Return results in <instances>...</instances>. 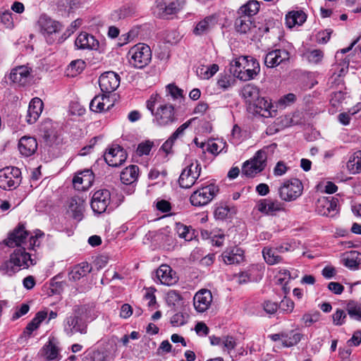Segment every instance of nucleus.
<instances>
[{
    "label": "nucleus",
    "instance_id": "f257e3e1",
    "mask_svg": "<svg viewBox=\"0 0 361 361\" xmlns=\"http://www.w3.org/2000/svg\"><path fill=\"white\" fill-rule=\"evenodd\" d=\"M231 74L242 81L253 80L260 72L259 62L252 56H240L230 63Z\"/></svg>",
    "mask_w": 361,
    "mask_h": 361
},
{
    "label": "nucleus",
    "instance_id": "f03ea898",
    "mask_svg": "<svg viewBox=\"0 0 361 361\" xmlns=\"http://www.w3.org/2000/svg\"><path fill=\"white\" fill-rule=\"evenodd\" d=\"M35 264V259L26 252V247H17L11 254L10 259L0 265V271L3 274L12 276L20 269H27Z\"/></svg>",
    "mask_w": 361,
    "mask_h": 361
},
{
    "label": "nucleus",
    "instance_id": "7ed1b4c3",
    "mask_svg": "<svg viewBox=\"0 0 361 361\" xmlns=\"http://www.w3.org/2000/svg\"><path fill=\"white\" fill-rule=\"evenodd\" d=\"M276 148L275 143L264 146L256 152L253 157L246 161L243 166L242 171L247 177H254L262 172L267 166V160L269 155L274 154Z\"/></svg>",
    "mask_w": 361,
    "mask_h": 361
},
{
    "label": "nucleus",
    "instance_id": "20e7f679",
    "mask_svg": "<svg viewBox=\"0 0 361 361\" xmlns=\"http://www.w3.org/2000/svg\"><path fill=\"white\" fill-rule=\"evenodd\" d=\"M128 56L129 63L136 68H143L147 66L152 59V51L150 47L145 44L139 43L128 51Z\"/></svg>",
    "mask_w": 361,
    "mask_h": 361
},
{
    "label": "nucleus",
    "instance_id": "39448f33",
    "mask_svg": "<svg viewBox=\"0 0 361 361\" xmlns=\"http://www.w3.org/2000/svg\"><path fill=\"white\" fill-rule=\"evenodd\" d=\"M303 190L302 182L298 178L283 180L278 188V194L281 200L292 202L298 198Z\"/></svg>",
    "mask_w": 361,
    "mask_h": 361
},
{
    "label": "nucleus",
    "instance_id": "423d86ee",
    "mask_svg": "<svg viewBox=\"0 0 361 361\" xmlns=\"http://www.w3.org/2000/svg\"><path fill=\"white\" fill-rule=\"evenodd\" d=\"M154 116V122L159 126H166L178 119L175 107L170 103H161L157 107Z\"/></svg>",
    "mask_w": 361,
    "mask_h": 361
},
{
    "label": "nucleus",
    "instance_id": "0eeeda50",
    "mask_svg": "<svg viewBox=\"0 0 361 361\" xmlns=\"http://www.w3.org/2000/svg\"><path fill=\"white\" fill-rule=\"evenodd\" d=\"M218 191V186L214 184L202 187L192 193L190 202L195 207H203L213 200Z\"/></svg>",
    "mask_w": 361,
    "mask_h": 361
},
{
    "label": "nucleus",
    "instance_id": "6e6552de",
    "mask_svg": "<svg viewBox=\"0 0 361 361\" xmlns=\"http://www.w3.org/2000/svg\"><path fill=\"white\" fill-rule=\"evenodd\" d=\"M21 172L17 167H5L0 170V188L6 190L16 188L21 182Z\"/></svg>",
    "mask_w": 361,
    "mask_h": 361
},
{
    "label": "nucleus",
    "instance_id": "1a4fd4ad",
    "mask_svg": "<svg viewBox=\"0 0 361 361\" xmlns=\"http://www.w3.org/2000/svg\"><path fill=\"white\" fill-rule=\"evenodd\" d=\"M80 307H74L73 313L64 320L63 331L68 336H71L76 333H80L81 334L87 333V326L80 317Z\"/></svg>",
    "mask_w": 361,
    "mask_h": 361
},
{
    "label": "nucleus",
    "instance_id": "9d476101",
    "mask_svg": "<svg viewBox=\"0 0 361 361\" xmlns=\"http://www.w3.org/2000/svg\"><path fill=\"white\" fill-rule=\"evenodd\" d=\"M201 173V166L198 161L190 163L180 175L178 183L183 188H190L196 182Z\"/></svg>",
    "mask_w": 361,
    "mask_h": 361
},
{
    "label": "nucleus",
    "instance_id": "9b49d317",
    "mask_svg": "<svg viewBox=\"0 0 361 361\" xmlns=\"http://www.w3.org/2000/svg\"><path fill=\"white\" fill-rule=\"evenodd\" d=\"M110 202V192L106 189H101L93 193L90 205L94 212L102 214L106 211Z\"/></svg>",
    "mask_w": 361,
    "mask_h": 361
},
{
    "label": "nucleus",
    "instance_id": "f8f14e48",
    "mask_svg": "<svg viewBox=\"0 0 361 361\" xmlns=\"http://www.w3.org/2000/svg\"><path fill=\"white\" fill-rule=\"evenodd\" d=\"M247 109L253 114L264 118L274 117L276 114V111L271 102L262 97H259L254 103L250 104Z\"/></svg>",
    "mask_w": 361,
    "mask_h": 361
},
{
    "label": "nucleus",
    "instance_id": "ddd939ff",
    "mask_svg": "<svg viewBox=\"0 0 361 361\" xmlns=\"http://www.w3.org/2000/svg\"><path fill=\"white\" fill-rule=\"evenodd\" d=\"M29 233L23 224H19L4 240L5 244L11 247H22L27 245Z\"/></svg>",
    "mask_w": 361,
    "mask_h": 361
},
{
    "label": "nucleus",
    "instance_id": "4468645a",
    "mask_svg": "<svg viewBox=\"0 0 361 361\" xmlns=\"http://www.w3.org/2000/svg\"><path fill=\"white\" fill-rule=\"evenodd\" d=\"M104 157L109 166L118 167L126 161L127 154L119 145H112L107 149Z\"/></svg>",
    "mask_w": 361,
    "mask_h": 361
},
{
    "label": "nucleus",
    "instance_id": "2eb2a0df",
    "mask_svg": "<svg viewBox=\"0 0 361 361\" xmlns=\"http://www.w3.org/2000/svg\"><path fill=\"white\" fill-rule=\"evenodd\" d=\"M100 89L104 93L115 91L120 85V76L113 71L105 72L99 78Z\"/></svg>",
    "mask_w": 361,
    "mask_h": 361
},
{
    "label": "nucleus",
    "instance_id": "dca6fc26",
    "mask_svg": "<svg viewBox=\"0 0 361 361\" xmlns=\"http://www.w3.org/2000/svg\"><path fill=\"white\" fill-rule=\"evenodd\" d=\"M257 209L267 215H276L278 212L285 211V204L278 200L270 198L261 200L257 204Z\"/></svg>",
    "mask_w": 361,
    "mask_h": 361
},
{
    "label": "nucleus",
    "instance_id": "f3484780",
    "mask_svg": "<svg viewBox=\"0 0 361 361\" xmlns=\"http://www.w3.org/2000/svg\"><path fill=\"white\" fill-rule=\"evenodd\" d=\"M157 282L166 286H172L178 281L176 273L167 264H161L156 271Z\"/></svg>",
    "mask_w": 361,
    "mask_h": 361
},
{
    "label": "nucleus",
    "instance_id": "a211bd4d",
    "mask_svg": "<svg viewBox=\"0 0 361 361\" xmlns=\"http://www.w3.org/2000/svg\"><path fill=\"white\" fill-rule=\"evenodd\" d=\"M290 58L289 52L284 49H277L268 52L264 58V63L268 68L276 67Z\"/></svg>",
    "mask_w": 361,
    "mask_h": 361
},
{
    "label": "nucleus",
    "instance_id": "6ab92c4d",
    "mask_svg": "<svg viewBox=\"0 0 361 361\" xmlns=\"http://www.w3.org/2000/svg\"><path fill=\"white\" fill-rule=\"evenodd\" d=\"M338 199L323 197L317 202V212L319 214L326 216H333L337 209Z\"/></svg>",
    "mask_w": 361,
    "mask_h": 361
},
{
    "label": "nucleus",
    "instance_id": "aec40b11",
    "mask_svg": "<svg viewBox=\"0 0 361 361\" xmlns=\"http://www.w3.org/2000/svg\"><path fill=\"white\" fill-rule=\"evenodd\" d=\"M10 79L20 86H25L31 80V68L26 66H18L11 71Z\"/></svg>",
    "mask_w": 361,
    "mask_h": 361
},
{
    "label": "nucleus",
    "instance_id": "412c9836",
    "mask_svg": "<svg viewBox=\"0 0 361 361\" xmlns=\"http://www.w3.org/2000/svg\"><path fill=\"white\" fill-rule=\"evenodd\" d=\"M212 295L210 290L202 289L195 295L193 305L195 310L199 312H204L211 305Z\"/></svg>",
    "mask_w": 361,
    "mask_h": 361
},
{
    "label": "nucleus",
    "instance_id": "4be33fe9",
    "mask_svg": "<svg viewBox=\"0 0 361 361\" xmlns=\"http://www.w3.org/2000/svg\"><path fill=\"white\" fill-rule=\"evenodd\" d=\"M18 147L23 156L28 157L34 154L37 151V142L33 137L23 136L20 139Z\"/></svg>",
    "mask_w": 361,
    "mask_h": 361
},
{
    "label": "nucleus",
    "instance_id": "5701e85b",
    "mask_svg": "<svg viewBox=\"0 0 361 361\" xmlns=\"http://www.w3.org/2000/svg\"><path fill=\"white\" fill-rule=\"evenodd\" d=\"M42 101L38 97L33 98L28 106L26 116L27 122L30 124L34 123L42 114Z\"/></svg>",
    "mask_w": 361,
    "mask_h": 361
},
{
    "label": "nucleus",
    "instance_id": "b1692460",
    "mask_svg": "<svg viewBox=\"0 0 361 361\" xmlns=\"http://www.w3.org/2000/svg\"><path fill=\"white\" fill-rule=\"evenodd\" d=\"M75 45L80 49H96L99 42L94 36L87 32H81L77 37Z\"/></svg>",
    "mask_w": 361,
    "mask_h": 361
},
{
    "label": "nucleus",
    "instance_id": "393cba45",
    "mask_svg": "<svg viewBox=\"0 0 361 361\" xmlns=\"http://www.w3.org/2000/svg\"><path fill=\"white\" fill-rule=\"evenodd\" d=\"M85 209L84 200L78 197L71 198L68 204V212L77 221H80L83 216Z\"/></svg>",
    "mask_w": 361,
    "mask_h": 361
},
{
    "label": "nucleus",
    "instance_id": "a878e982",
    "mask_svg": "<svg viewBox=\"0 0 361 361\" xmlns=\"http://www.w3.org/2000/svg\"><path fill=\"white\" fill-rule=\"evenodd\" d=\"M241 95L248 108L250 104L254 103L260 97L259 88L253 84H247L242 88Z\"/></svg>",
    "mask_w": 361,
    "mask_h": 361
},
{
    "label": "nucleus",
    "instance_id": "bb28decb",
    "mask_svg": "<svg viewBox=\"0 0 361 361\" xmlns=\"http://www.w3.org/2000/svg\"><path fill=\"white\" fill-rule=\"evenodd\" d=\"M104 101L109 102V96L107 94H102V95L95 96L90 104V109L94 112H102L109 110L113 104H108L107 107H106Z\"/></svg>",
    "mask_w": 361,
    "mask_h": 361
},
{
    "label": "nucleus",
    "instance_id": "cd10ccee",
    "mask_svg": "<svg viewBox=\"0 0 361 361\" xmlns=\"http://www.w3.org/2000/svg\"><path fill=\"white\" fill-rule=\"evenodd\" d=\"M91 271V268L87 262H82L73 267L68 273L70 280L76 281L85 276Z\"/></svg>",
    "mask_w": 361,
    "mask_h": 361
},
{
    "label": "nucleus",
    "instance_id": "c85d7f7f",
    "mask_svg": "<svg viewBox=\"0 0 361 361\" xmlns=\"http://www.w3.org/2000/svg\"><path fill=\"white\" fill-rule=\"evenodd\" d=\"M139 168L136 165H130L121 173V180L126 185L134 183L138 177Z\"/></svg>",
    "mask_w": 361,
    "mask_h": 361
},
{
    "label": "nucleus",
    "instance_id": "c756f323",
    "mask_svg": "<svg viewBox=\"0 0 361 361\" xmlns=\"http://www.w3.org/2000/svg\"><path fill=\"white\" fill-rule=\"evenodd\" d=\"M43 33L52 34L56 32L59 29L58 22L53 20L46 16H42L38 21Z\"/></svg>",
    "mask_w": 361,
    "mask_h": 361
},
{
    "label": "nucleus",
    "instance_id": "7c9ffc66",
    "mask_svg": "<svg viewBox=\"0 0 361 361\" xmlns=\"http://www.w3.org/2000/svg\"><path fill=\"white\" fill-rule=\"evenodd\" d=\"M306 20V15L302 11H293L286 16V24L289 28L300 25Z\"/></svg>",
    "mask_w": 361,
    "mask_h": 361
},
{
    "label": "nucleus",
    "instance_id": "2f4dec72",
    "mask_svg": "<svg viewBox=\"0 0 361 361\" xmlns=\"http://www.w3.org/2000/svg\"><path fill=\"white\" fill-rule=\"evenodd\" d=\"M262 255L265 262L269 265L279 264L283 261L282 257L279 255L278 251L274 247H264Z\"/></svg>",
    "mask_w": 361,
    "mask_h": 361
},
{
    "label": "nucleus",
    "instance_id": "473e14b6",
    "mask_svg": "<svg viewBox=\"0 0 361 361\" xmlns=\"http://www.w3.org/2000/svg\"><path fill=\"white\" fill-rule=\"evenodd\" d=\"M41 353L47 360H59L61 358L58 347L51 341H49L48 343L44 345Z\"/></svg>",
    "mask_w": 361,
    "mask_h": 361
},
{
    "label": "nucleus",
    "instance_id": "72a5a7b5",
    "mask_svg": "<svg viewBox=\"0 0 361 361\" xmlns=\"http://www.w3.org/2000/svg\"><path fill=\"white\" fill-rule=\"evenodd\" d=\"M235 27L237 32L245 34L254 28L255 26L249 16H241L235 20Z\"/></svg>",
    "mask_w": 361,
    "mask_h": 361
},
{
    "label": "nucleus",
    "instance_id": "f704fd0d",
    "mask_svg": "<svg viewBox=\"0 0 361 361\" xmlns=\"http://www.w3.org/2000/svg\"><path fill=\"white\" fill-rule=\"evenodd\" d=\"M346 167L351 174L361 173V150L355 152L350 157Z\"/></svg>",
    "mask_w": 361,
    "mask_h": 361
},
{
    "label": "nucleus",
    "instance_id": "c9c22d12",
    "mask_svg": "<svg viewBox=\"0 0 361 361\" xmlns=\"http://www.w3.org/2000/svg\"><path fill=\"white\" fill-rule=\"evenodd\" d=\"M302 334L293 330L283 332L282 345L283 347L289 348L298 344L301 338Z\"/></svg>",
    "mask_w": 361,
    "mask_h": 361
},
{
    "label": "nucleus",
    "instance_id": "e433bc0d",
    "mask_svg": "<svg viewBox=\"0 0 361 361\" xmlns=\"http://www.w3.org/2000/svg\"><path fill=\"white\" fill-rule=\"evenodd\" d=\"M47 311L42 310L38 312L31 322L27 324L25 332L30 335L39 326L40 324L47 318Z\"/></svg>",
    "mask_w": 361,
    "mask_h": 361
},
{
    "label": "nucleus",
    "instance_id": "4c0bfd02",
    "mask_svg": "<svg viewBox=\"0 0 361 361\" xmlns=\"http://www.w3.org/2000/svg\"><path fill=\"white\" fill-rule=\"evenodd\" d=\"M219 70V66L216 64H212L210 66L201 65L197 68V75L203 80L212 78Z\"/></svg>",
    "mask_w": 361,
    "mask_h": 361
},
{
    "label": "nucleus",
    "instance_id": "58836bf2",
    "mask_svg": "<svg viewBox=\"0 0 361 361\" xmlns=\"http://www.w3.org/2000/svg\"><path fill=\"white\" fill-rule=\"evenodd\" d=\"M259 10V3L256 0H250L240 8L239 13L247 16L250 18L255 16Z\"/></svg>",
    "mask_w": 361,
    "mask_h": 361
},
{
    "label": "nucleus",
    "instance_id": "ea45409f",
    "mask_svg": "<svg viewBox=\"0 0 361 361\" xmlns=\"http://www.w3.org/2000/svg\"><path fill=\"white\" fill-rule=\"evenodd\" d=\"M157 16L161 18H166L168 16L176 13L177 11V8L174 3H171L168 5L159 3L157 4Z\"/></svg>",
    "mask_w": 361,
    "mask_h": 361
},
{
    "label": "nucleus",
    "instance_id": "a19ab883",
    "mask_svg": "<svg viewBox=\"0 0 361 361\" xmlns=\"http://www.w3.org/2000/svg\"><path fill=\"white\" fill-rule=\"evenodd\" d=\"M244 251L238 247L233 248L227 255V264H240L244 261Z\"/></svg>",
    "mask_w": 361,
    "mask_h": 361
},
{
    "label": "nucleus",
    "instance_id": "79ce46f5",
    "mask_svg": "<svg viewBox=\"0 0 361 361\" xmlns=\"http://www.w3.org/2000/svg\"><path fill=\"white\" fill-rule=\"evenodd\" d=\"M85 67V63L84 61L78 59L73 61L67 68L66 73L68 76L75 77Z\"/></svg>",
    "mask_w": 361,
    "mask_h": 361
},
{
    "label": "nucleus",
    "instance_id": "37998d69",
    "mask_svg": "<svg viewBox=\"0 0 361 361\" xmlns=\"http://www.w3.org/2000/svg\"><path fill=\"white\" fill-rule=\"evenodd\" d=\"M346 310L350 318L361 321V305L355 301H350L347 304Z\"/></svg>",
    "mask_w": 361,
    "mask_h": 361
},
{
    "label": "nucleus",
    "instance_id": "c03bdc74",
    "mask_svg": "<svg viewBox=\"0 0 361 361\" xmlns=\"http://www.w3.org/2000/svg\"><path fill=\"white\" fill-rule=\"evenodd\" d=\"M361 264V253L352 251L345 259V265L350 269H356Z\"/></svg>",
    "mask_w": 361,
    "mask_h": 361
},
{
    "label": "nucleus",
    "instance_id": "a18cd8bd",
    "mask_svg": "<svg viewBox=\"0 0 361 361\" xmlns=\"http://www.w3.org/2000/svg\"><path fill=\"white\" fill-rule=\"evenodd\" d=\"M213 20L214 18L212 16H207L202 20L200 21L193 30L194 34L196 35H201L206 33L209 30L210 24Z\"/></svg>",
    "mask_w": 361,
    "mask_h": 361
},
{
    "label": "nucleus",
    "instance_id": "49530a36",
    "mask_svg": "<svg viewBox=\"0 0 361 361\" xmlns=\"http://www.w3.org/2000/svg\"><path fill=\"white\" fill-rule=\"evenodd\" d=\"M176 232L180 238H183L187 241L191 240L194 236L193 231L190 230L189 227L182 224H177Z\"/></svg>",
    "mask_w": 361,
    "mask_h": 361
},
{
    "label": "nucleus",
    "instance_id": "de8ad7c7",
    "mask_svg": "<svg viewBox=\"0 0 361 361\" xmlns=\"http://www.w3.org/2000/svg\"><path fill=\"white\" fill-rule=\"evenodd\" d=\"M154 145V142L150 140L141 142L137 145L136 154L140 157L149 155Z\"/></svg>",
    "mask_w": 361,
    "mask_h": 361
},
{
    "label": "nucleus",
    "instance_id": "09e8293b",
    "mask_svg": "<svg viewBox=\"0 0 361 361\" xmlns=\"http://www.w3.org/2000/svg\"><path fill=\"white\" fill-rule=\"evenodd\" d=\"M44 233L41 231H37L34 236L29 238V241H27L26 249L34 250L36 247H39L40 245L39 238L43 237Z\"/></svg>",
    "mask_w": 361,
    "mask_h": 361
},
{
    "label": "nucleus",
    "instance_id": "8fccbe9b",
    "mask_svg": "<svg viewBox=\"0 0 361 361\" xmlns=\"http://www.w3.org/2000/svg\"><path fill=\"white\" fill-rule=\"evenodd\" d=\"M80 175L83 178L82 188H86V190H87L92 185L94 181V174L92 171L90 169H86L80 171Z\"/></svg>",
    "mask_w": 361,
    "mask_h": 361
},
{
    "label": "nucleus",
    "instance_id": "3c124183",
    "mask_svg": "<svg viewBox=\"0 0 361 361\" xmlns=\"http://www.w3.org/2000/svg\"><path fill=\"white\" fill-rule=\"evenodd\" d=\"M305 55L309 62L312 63H318L323 58V53L319 49L307 51Z\"/></svg>",
    "mask_w": 361,
    "mask_h": 361
},
{
    "label": "nucleus",
    "instance_id": "603ef678",
    "mask_svg": "<svg viewBox=\"0 0 361 361\" xmlns=\"http://www.w3.org/2000/svg\"><path fill=\"white\" fill-rule=\"evenodd\" d=\"M320 318V313L314 312L313 313H307L302 316V321L306 326H310L313 324L319 321Z\"/></svg>",
    "mask_w": 361,
    "mask_h": 361
},
{
    "label": "nucleus",
    "instance_id": "864d4df0",
    "mask_svg": "<svg viewBox=\"0 0 361 361\" xmlns=\"http://www.w3.org/2000/svg\"><path fill=\"white\" fill-rule=\"evenodd\" d=\"M1 22L8 28L13 27V21L12 18V13L8 10L0 12Z\"/></svg>",
    "mask_w": 361,
    "mask_h": 361
},
{
    "label": "nucleus",
    "instance_id": "5fc2aeb1",
    "mask_svg": "<svg viewBox=\"0 0 361 361\" xmlns=\"http://www.w3.org/2000/svg\"><path fill=\"white\" fill-rule=\"evenodd\" d=\"M195 119V118H192L180 125L176 131L171 135L172 139L176 140L179 137L182 136L184 133V131L186 128H188L192 123V122Z\"/></svg>",
    "mask_w": 361,
    "mask_h": 361
},
{
    "label": "nucleus",
    "instance_id": "6e6d98bb",
    "mask_svg": "<svg viewBox=\"0 0 361 361\" xmlns=\"http://www.w3.org/2000/svg\"><path fill=\"white\" fill-rule=\"evenodd\" d=\"M289 167L283 161H279L274 168L273 173L275 176H282L286 173Z\"/></svg>",
    "mask_w": 361,
    "mask_h": 361
},
{
    "label": "nucleus",
    "instance_id": "4d7b16f0",
    "mask_svg": "<svg viewBox=\"0 0 361 361\" xmlns=\"http://www.w3.org/2000/svg\"><path fill=\"white\" fill-rule=\"evenodd\" d=\"M279 308L286 313H290L294 308V302L288 298L282 300L279 305Z\"/></svg>",
    "mask_w": 361,
    "mask_h": 361
},
{
    "label": "nucleus",
    "instance_id": "13d9d810",
    "mask_svg": "<svg viewBox=\"0 0 361 361\" xmlns=\"http://www.w3.org/2000/svg\"><path fill=\"white\" fill-rule=\"evenodd\" d=\"M133 10L129 6H123L119 10L115 11L114 16V18L122 19L129 17L132 15Z\"/></svg>",
    "mask_w": 361,
    "mask_h": 361
},
{
    "label": "nucleus",
    "instance_id": "bf43d9fd",
    "mask_svg": "<svg viewBox=\"0 0 361 361\" xmlns=\"http://www.w3.org/2000/svg\"><path fill=\"white\" fill-rule=\"evenodd\" d=\"M166 91L173 99L183 97V90L173 84H169L166 86Z\"/></svg>",
    "mask_w": 361,
    "mask_h": 361
},
{
    "label": "nucleus",
    "instance_id": "052dcab7",
    "mask_svg": "<svg viewBox=\"0 0 361 361\" xmlns=\"http://www.w3.org/2000/svg\"><path fill=\"white\" fill-rule=\"evenodd\" d=\"M241 137V130L240 127L235 125L231 130L230 142L233 145H237L240 142Z\"/></svg>",
    "mask_w": 361,
    "mask_h": 361
},
{
    "label": "nucleus",
    "instance_id": "680f3d73",
    "mask_svg": "<svg viewBox=\"0 0 361 361\" xmlns=\"http://www.w3.org/2000/svg\"><path fill=\"white\" fill-rule=\"evenodd\" d=\"M196 334L200 336H206L209 333V329L203 322H199L195 326Z\"/></svg>",
    "mask_w": 361,
    "mask_h": 361
},
{
    "label": "nucleus",
    "instance_id": "e2e57ef3",
    "mask_svg": "<svg viewBox=\"0 0 361 361\" xmlns=\"http://www.w3.org/2000/svg\"><path fill=\"white\" fill-rule=\"evenodd\" d=\"M231 280L235 281L238 284H244L250 281V276L247 272H240L233 275Z\"/></svg>",
    "mask_w": 361,
    "mask_h": 361
},
{
    "label": "nucleus",
    "instance_id": "0e129e2a",
    "mask_svg": "<svg viewBox=\"0 0 361 361\" xmlns=\"http://www.w3.org/2000/svg\"><path fill=\"white\" fill-rule=\"evenodd\" d=\"M333 322L336 325H341L344 323L346 314L342 310H337L333 314Z\"/></svg>",
    "mask_w": 361,
    "mask_h": 361
},
{
    "label": "nucleus",
    "instance_id": "69168bd1",
    "mask_svg": "<svg viewBox=\"0 0 361 361\" xmlns=\"http://www.w3.org/2000/svg\"><path fill=\"white\" fill-rule=\"evenodd\" d=\"M225 236L224 233H213L211 236V241L213 245L220 247L224 245Z\"/></svg>",
    "mask_w": 361,
    "mask_h": 361
},
{
    "label": "nucleus",
    "instance_id": "338daca9",
    "mask_svg": "<svg viewBox=\"0 0 361 361\" xmlns=\"http://www.w3.org/2000/svg\"><path fill=\"white\" fill-rule=\"evenodd\" d=\"M296 99V96L293 93H288L283 96L279 101V104L281 106H286L293 104Z\"/></svg>",
    "mask_w": 361,
    "mask_h": 361
},
{
    "label": "nucleus",
    "instance_id": "774afa93",
    "mask_svg": "<svg viewBox=\"0 0 361 361\" xmlns=\"http://www.w3.org/2000/svg\"><path fill=\"white\" fill-rule=\"evenodd\" d=\"M214 216L216 221H224L226 219V206L216 207L214 212Z\"/></svg>",
    "mask_w": 361,
    "mask_h": 361
}]
</instances>
